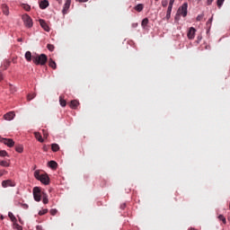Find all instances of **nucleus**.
Masks as SVG:
<instances>
[{
	"label": "nucleus",
	"instance_id": "nucleus-18",
	"mask_svg": "<svg viewBox=\"0 0 230 230\" xmlns=\"http://www.w3.org/2000/svg\"><path fill=\"white\" fill-rule=\"evenodd\" d=\"M49 66L52 67V69H57V63L51 58L49 61Z\"/></svg>",
	"mask_w": 230,
	"mask_h": 230
},
{
	"label": "nucleus",
	"instance_id": "nucleus-58",
	"mask_svg": "<svg viewBox=\"0 0 230 230\" xmlns=\"http://www.w3.org/2000/svg\"><path fill=\"white\" fill-rule=\"evenodd\" d=\"M155 1H159V0H155Z\"/></svg>",
	"mask_w": 230,
	"mask_h": 230
},
{
	"label": "nucleus",
	"instance_id": "nucleus-26",
	"mask_svg": "<svg viewBox=\"0 0 230 230\" xmlns=\"http://www.w3.org/2000/svg\"><path fill=\"white\" fill-rule=\"evenodd\" d=\"M147 25H148V18H145L141 22V26L142 28H146Z\"/></svg>",
	"mask_w": 230,
	"mask_h": 230
},
{
	"label": "nucleus",
	"instance_id": "nucleus-1",
	"mask_svg": "<svg viewBox=\"0 0 230 230\" xmlns=\"http://www.w3.org/2000/svg\"><path fill=\"white\" fill-rule=\"evenodd\" d=\"M32 62L36 66H46V63L48 62V56H46V54L32 56Z\"/></svg>",
	"mask_w": 230,
	"mask_h": 230
},
{
	"label": "nucleus",
	"instance_id": "nucleus-32",
	"mask_svg": "<svg viewBox=\"0 0 230 230\" xmlns=\"http://www.w3.org/2000/svg\"><path fill=\"white\" fill-rule=\"evenodd\" d=\"M46 213H48V209L47 208H44L43 210H40L39 211L40 217H42V215H46Z\"/></svg>",
	"mask_w": 230,
	"mask_h": 230
},
{
	"label": "nucleus",
	"instance_id": "nucleus-6",
	"mask_svg": "<svg viewBox=\"0 0 230 230\" xmlns=\"http://www.w3.org/2000/svg\"><path fill=\"white\" fill-rule=\"evenodd\" d=\"M2 186L4 188H15V181H12V180H5L2 181Z\"/></svg>",
	"mask_w": 230,
	"mask_h": 230
},
{
	"label": "nucleus",
	"instance_id": "nucleus-29",
	"mask_svg": "<svg viewBox=\"0 0 230 230\" xmlns=\"http://www.w3.org/2000/svg\"><path fill=\"white\" fill-rule=\"evenodd\" d=\"M42 174H40V172H39V171H35L34 172V177H35V179H37L38 181H40V176H41Z\"/></svg>",
	"mask_w": 230,
	"mask_h": 230
},
{
	"label": "nucleus",
	"instance_id": "nucleus-16",
	"mask_svg": "<svg viewBox=\"0 0 230 230\" xmlns=\"http://www.w3.org/2000/svg\"><path fill=\"white\" fill-rule=\"evenodd\" d=\"M49 168H52V170H57V167L58 166V164L55 161L49 162Z\"/></svg>",
	"mask_w": 230,
	"mask_h": 230
},
{
	"label": "nucleus",
	"instance_id": "nucleus-43",
	"mask_svg": "<svg viewBox=\"0 0 230 230\" xmlns=\"http://www.w3.org/2000/svg\"><path fill=\"white\" fill-rule=\"evenodd\" d=\"M167 4H168V2L167 1H164V2H162V6H164V7H165V6H167Z\"/></svg>",
	"mask_w": 230,
	"mask_h": 230
},
{
	"label": "nucleus",
	"instance_id": "nucleus-3",
	"mask_svg": "<svg viewBox=\"0 0 230 230\" xmlns=\"http://www.w3.org/2000/svg\"><path fill=\"white\" fill-rule=\"evenodd\" d=\"M22 19L26 28H31L33 26V20L31 19V17H30V15L23 14Z\"/></svg>",
	"mask_w": 230,
	"mask_h": 230
},
{
	"label": "nucleus",
	"instance_id": "nucleus-10",
	"mask_svg": "<svg viewBox=\"0 0 230 230\" xmlns=\"http://www.w3.org/2000/svg\"><path fill=\"white\" fill-rule=\"evenodd\" d=\"M70 6H71V0H66L62 10L64 15L67 13V10H69Z\"/></svg>",
	"mask_w": 230,
	"mask_h": 230
},
{
	"label": "nucleus",
	"instance_id": "nucleus-55",
	"mask_svg": "<svg viewBox=\"0 0 230 230\" xmlns=\"http://www.w3.org/2000/svg\"><path fill=\"white\" fill-rule=\"evenodd\" d=\"M18 40H19V42H21V40H21V39H19Z\"/></svg>",
	"mask_w": 230,
	"mask_h": 230
},
{
	"label": "nucleus",
	"instance_id": "nucleus-44",
	"mask_svg": "<svg viewBox=\"0 0 230 230\" xmlns=\"http://www.w3.org/2000/svg\"><path fill=\"white\" fill-rule=\"evenodd\" d=\"M36 230H44V229L42 228V226H37Z\"/></svg>",
	"mask_w": 230,
	"mask_h": 230
},
{
	"label": "nucleus",
	"instance_id": "nucleus-22",
	"mask_svg": "<svg viewBox=\"0 0 230 230\" xmlns=\"http://www.w3.org/2000/svg\"><path fill=\"white\" fill-rule=\"evenodd\" d=\"M143 8H145V6L143 5V4H138L136 7L135 10L137 12H143Z\"/></svg>",
	"mask_w": 230,
	"mask_h": 230
},
{
	"label": "nucleus",
	"instance_id": "nucleus-31",
	"mask_svg": "<svg viewBox=\"0 0 230 230\" xmlns=\"http://www.w3.org/2000/svg\"><path fill=\"white\" fill-rule=\"evenodd\" d=\"M47 49H49V51H54L55 50V46L51 45V44H48Z\"/></svg>",
	"mask_w": 230,
	"mask_h": 230
},
{
	"label": "nucleus",
	"instance_id": "nucleus-14",
	"mask_svg": "<svg viewBox=\"0 0 230 230\" xmlns=\"http://www.w3.org/2000/svg\"><path fill=\"white\" fill-rule=\"evenodd\" d=\"M80 105V102L77 100H73L70 102L71 109H76Z\"/></svg>",
	"mask_w": 230,
	"mask_h": 230
},
{
	"label": "nucleus",
	"instance_id": "nucleus-15",
	"mask_svg": "<svg viewBox=\"0 0 230 230\" xmlns=\"http://www.w3.org/2000/svg\"><path fill=\"white\" fill-rule=\"evenodd\" d=\"M34 136L40 143H44V138H42V135L40 132H34Z\"/></svg>",
	"mask_w": 230,
	"mask_h": 230
},
{
	"label": "nucleus",
	"instance_id": "nucleus-48",
	"mask_svg": "<svg viewBox=\"0 0 230 230\" xmlns=\"http://www.w3.org/2000/svg\"><path fill=\"white\" fill-rule=\"evenodd\" d=\"M4 175V171H0V177H3Z\"/></svg>",
	"mask_w": 230,
	"mask_h": 230
},
{
	"label": "nucleus",
	"instance_id": "nucleus-46",
	"mask_svg": "<svg viewBox=\"0 0 230 230\" xmlns=\"http://www.w3.org/2000/svg\"><path fill=\"white\" fill-rule=\"evenodd\" d=\"M214 0H208L207 1V4L209 6L211 4V3H213Z\"/></svg>",
	"mask_w": 230,
	"mask_h": 230
},
{
	"label": "nucleus",
	"instance_id": "nucleus-20",
	"mask_svg": "<svg viewBox=\"0 0 230 230\" xmlns=\"http://www.w3.org/2000/svg\"><path fill=\"white\" fill-rule=\"evenodd\" d=\"M15 150L16 152H18V154H22L24 147L22 146V145H18L15 146Z\"/></svg>",
	"mask_w": 230,
	"mask_h": 230
},
{
	"label": "nucleus",
	"instance_id": "nucleus-38",
	"mask_svg": "<svg viewBox=\"0 0 230 230\" xmlns=\"http://www.w3.org/2000/svg\"><path fill=\"white\" fill-rule=\"evenodd\" d=\"M172 8H173L172 5H169L168 8H167V13H172Z\"/></svg>",
	"mask_w": 230,
	"mask_h": 230
},
{
	"label": "nucleus",
	"instance_id": "nucleus-4",
	"mask_svg": "<svg viewBox=\"0 0 230 230\" xmlns=\"http://www.w3.org/2000/svg\"><path fill=\"white\" fill-rule=\"evenodd\" d=\"M178 15H182V17H186L188 15V3H184L181 7H179Z\"/></svg>",
	"mask_w": 230,
	"mask_h": 230
},
{
	"label": "nucleus",
	"instance_id": "nucleus-52",
	"mask_svg": "<svg viewBox=\"0 0 230 230\" xmlns=\"http://www.w3.org/2000/svg\"><path fill=\"white\" fill-rule=\"evenodd\" d=\"M189 230H197V229H195V228H190Z\"/></svg>",
	"mask_w": 230,
	"mask_h": 230
},
{
	"label": "nucleus",
	"instance_id": "nucleus-17",
	"mask_svg": "<svg viewBox=\"0 0 230 230\" xmlns=\"http://www.w3.org/2000/svg\"><path fill=\"white\" fill-rule=\"evenodd\" d=\"M25 58L27 62H31V58H33V56H31V51H27L25 53Z\"/></svg>",
	"mask_w": 230,
	"mask_h": 230
},
{
	"label": "nucleus",
	"instance_id": "nucleus-11",
	"mask_svg": "<svg viewBox=\"0 0 230 230\" xmlns=\"http://www.w3.org/2000/svg\"><path fill=\"white\" fill-rule=\"evenodd\" d=\"M40 24L41 26V28H43V30L45 31H49V26L48 25V23L46 22V21L40 19Z\"/></svg>",
	"mask_w": 230,
	"mask_h": 230
},
{
	"label": "nucleus",
	"instance_id": "nucleus-37",
	"mask_svg": "<svg viewBox=\"0 0 230 230\" xmlns=\"http://www.w3.org/2000/svg\"><path fill=\"white\" fill-rule=\"evenodd\" d=\"M204 19V14H199L197 16L196 21H202Z\"/></svg>",
	"mask_w": 230,
	"mask_h": 230
},
{
	"label": "nucleus",
	"instance_id": "nucleus-7",
	"mask_svg": "<svg viewBox=\"0 0 230 230\" xmlns=\"http://www.w3.org/2000/svg\"><path fill=\"white\" fill-rule=\"evenodd\" d=\"M13 118H15V112L13 111H9L4 115V119H6V121H12Z\"/></svg>",
	"mask_w": 230,
	"mask_h": 230
},
{
	"label": "nucleus",
	"instance_id": "nucleus-12",
	"mask_svg": "<svg viewBox=\"0 0 230 230\" xmlns=\"http://www.w3.org/2000/svg\"><path fill=\"white\" fill-rule=\"evenodd\" d=\"M197 31L195 30V28L191 27L190 30H189V32H188V37L189 39H195V32Z\"/></svg>",
	"mask_w": 230,
	"mask_h": 230
},
{
	"label": "nucleus",
	"instance_id": "nucleus-27",
	"mask_svg": "<svg viewBox=\"0 0 230 230\" xmlns=\"http://www.w3.org/2000/svg\"><path fill=\"white\" fill-rule=\"evenodd\" d=\"M35 96H37V93H29L27 95L28 102H31V100H33V98H35Z\"/></svg>",
	"mask_w": 230,
	"mask_h": 230
},
{
	"label": "nucleus",
	"instance_id": "nucleus-54",
	"mask_svg": "<svg viewBox=\"0 0 230 230\" xmlns=\"http://www.w3.org/2000/svg\"><path fill=\"white\" fill-rule=\"evenodd\" d=\"M19 230H22V228H21V226H19V228H18Z\"/></svg>",
	"mask_w": 230,
	"mask_h": 230
},
{
	"label": "nucleus",
	"instance_id": "nucleus-49",
	"mask_svg": "<svg viewBox=\"0 0 230 230\" xmlns=\"http://www.w3.org/2000/svg\"><path fill=\"white\" fill-rule=\"evenodd\" d=\"M3 80V74L0 73V82Z\"/></svg>",
	"mask_w": 230,
	"mask_h": 230
},
{
	"label": "nucleus",
	"instance_id": "nucleus-42",
	"mask_svg": "<svg viewBox=\"0 0 230 230\" xmlns=\"http://www.w3.org/2000/svg\"><path fill=\"white\" fill-rule=\"evenodd\" d=\"M77 3H87L89 0H75Z\"/></svg>",
	"mask_w": 230,
	"mask_h": 230
},
{
	"label": "nucleus",
	"instance_id": "nucleus-35",
	"mask_svg": "<svg viewBox=\"0 0 230 230\" xmlns=\"http://www.w3.org/2000/svg\"><path fill=\"white\" fill-rule=\"evenodd\" d=\"M226 0H217V6H218V8H221L222 7V5L224 4V2H225Z\"/></svg>",
	"mask_w": 230,
	"mask_h": 230
},
{
	"label": "nucleus",
	"instance_id": "nucleus-53",
	"mask_svg": "<svg viewBox=\"0 0 230 230\" xmlns=\"http://www.w3.org/2000/svg\"><path fill=\"white\" fill-rule=\"evenodd\" d=\"M7 66H10V62H7Z\"/></svg>",
	"mask_w": 230,
	"mask_h": 230
},
{
	"label": "nucleus",
	"instance_id": "nucleus-45",
	"mask_svg": "<svg viewBox=\"0 0 230 230\" xmlns=\"http://www.w3.org/2000/svg\"><path fill=\"white\" fill-rule=\"evenodd\" d=\"M211 22H213V18L208 19V21L207 22V24H211Z\"/></svg>",
	"mask_w": 230,
	"mask_h": 230
},
{
	"label": "nucleus",
	"instance_id": "nucleus-56",
	"mask_svg": "<svg viewBox=\"0 0 230 230\" xmlns=\"http://www.w3.org/2000/svg\"><path fill=\"white\" fill-rule=\"evenodd\" d=\"M44 150H45V152H46V150H47L46 147H44Z\"/></svg>",
	"mask_w": 230,
	"mask_h": 230
},
{
	"label": "nucleus",
	"instance_id": "nucleus-9",
	"mask_svg": "<svg viewBox=\"0 0 230 230\" xmlns=\"http://www.w3.org/2000/svg\"><path fill=\"white\" fill-rule=\"evenodd\" d=\"M49 6V2L48 0H41L40 2V8L41 10H46Z\"/></svg>",
	"mask_w": 230,
	"mask_h": 230
},
{
	"label": "nucleus",
	"instance_id": "nucleus-40",
	"mask_svg": "<svg viewBox=\"0 0 230 230\" xmlns=\"http://www.w3.org/2000/svg\"><path fill=\"white\" fill-rule=\"evenodd\" d=\"M170 17H172V13H166V19L167 21L170 19Z\"/></svg>",
	"mask_w": 230,
	"mask_h": 230
},
{
	"label": "nucleus",
	"instance_id": "nucleus-51",
	"mask_svg": "<svg viewBox=\"0 0 230 230\" xmlns=\"http://www.w3.org/2000/svg\"><path fill=\"white\" fill-rule=\"evenodd\" d=\"M121 209H125V204L124 205H121Z\"/></svg>",
	"mask_w": 230,
	"mask_h": 230
},
{
	"label": "nucleus",
	"instance_id": "nucleus-33",
	"mask_svg": "<svg viewBox=\"0 0 230 230\" xmlns=\"http://www.w3.org/2000/svg\"><path fill=\"white\" fill-rule=\"evenodd\" d=\"M57 213H58V210H57V208L50 209V215H52V217H55Z\"/></svg>",
	"mask_w": 230,
	"mask_h": 230
},
{
	"label": "nucleus",
	"instance_id": "nucleus-28",
	"mask_svg": "<svg viewBox=\"0 0 230 230\" xmlns=\"http://www.w3.org/2000/svg\"><path fill=\"white\" fill-rule=\"evenodd\" d=\"M8 217L9 218H11L12 222H17V218L15 217V216H13V213L9 212Z\"/></svg>",
	"mask_w": 230,
	"mask_h": 230
},
{
	"label": "nucleus",
	"instance_id": "nucleus-8",
	"mask_svg": "<svg viewBox=\"0 0 230 230\" xmlns=\"http://www.w3.org/2000/svg\"><path fill=\"white\" fill-rule=\"evenodd\" d=\"M42 184H49V177L47 174H41L40 180Z\"/></svg>",
	"mask_w": 230,
	"mask_h": 230
},
{
	"label": "nucleus",
	"instance_id": "nucleus-36",
	"mask_svg": "<svg viewBox=\"0 0 230 230\" xmlns=\"http://www.w3.org/2000/svg\"><path fill=\"white\" fill-rule=\"evenodd\" d=\"M20 206L23 208V209H28L29 206L26 203H20Z\"/></svg>",
	"mask_w": 230,
	"mask_h": 230
},
{
	"label": "nucleus",
	"instance_id": "nucleus-25",
	"mask_svg": "<svg viewBox=\"0 0 230 230\" xmlns=\"http://www.w3.org/2000/svg\"><path fill=\"white\" fill-rule=\"evenodd\" d=\"M42 199H43V204H48V202H49V199H48V194L42 193Z\"/></svg>",
	"mask_w": 230,
	"mask_h": 230
},
{
	"label": "nucleus",
	"instance_id": "nucleus-23",
	"mask_svg": "<svg viewBox=\"0 0 230 230\" xmlns=\"http://www.w3.org/2000/svg\"><path fill=\"white\" fill-rule=\"evenodd\" d=\"M59 103H60L61 107H66V100H64V97L59 96Z\"/></svg>",
	"mask_w": 230,
	"mask_h": 230
},
{
	"label": "nucleus",
	"instance_id": "nucleus-57",
	"mask_svg": "<svg viewBox=\"0 0 230 230\" xmlns=\"http://www.w3.org/2000/svg\"><path fill=\"white\" fill-rule=\"evenodd\" d=\"M1 218H2V219L4 218L3 216L1 217Z\"/></svg>",
	"mask_w": 230,
	"mask_h": 230
},
{
	"label": "nucleus",
	"instance_id": "nucleus-50",
	"mask_svg": "<svg viewBox=\"0 0 230 230\" xmlns=\"http://www.w3.org/2000/svg\"><path fill=\"white\" fill-rule=\"evenodd\" d=\"M59 4H62V0H56Z\"/></svg>",
	"mask_w": 230,
	"mask_h": 230
},
{
	"label": "nucleus",
	"instance_id": "nucleus-19",
	"mask_svg": "<svg viewBox=\"0 0 230 230\" xmlns=\"http://www.w3.org/2000/svg\"><path fill=\"white\" fill-rule=\"evenodd\" d=\"M51 150L53 152H58L60 150V146H58V144H52Z\"/></svg>",
	"mask_w": 230,
	"mask_h": 230
},
{
	"label": "nucleus",
	"instance_id": "nucleus-34",
	"mask_svg": "<svg viewBox=\"0 0 230 230\" xmlns=\"http://www.w3.org/2000/svg\"><path fill=\"white\" fill-rule=\"evenodd\" d=\"M218 219L222 220L223 224H226V217H224V215H219Z\"/></svg>",
	"mask_w": 230,
	"mask_h": 230
},
{
	"label": "nucleus",
	"instance_id": "nucleus-13",
	"mask_svg": "<svg viewBox=\"0 0 230 230\" xmlns=\"http://www.w3.org/2000/svg\"><path fill=\"white\" fill-rule=\"evenodd\" d=\"M2 12H3L4 15H9L10 10L8 9V5L2 4Z\"/></svg>",
	"mask_w": 230,
	"mask_h": 230
},
{
	"label": "nucleus",
	"instance_id": "nucleus-5",
	"mask_svg": "<svg viewBox=\"0 0 230 230\" xmlns=\"http://www.w3.org/2000/svg\"><path fill=\"white\" fill-rule=\"evenodd\" d=\"M0 143H3L4 145H6L9 146V148H12L13 145H15V142L12 138H4L3 137H0Z\"/></svg>",
	"mask_w": 230,
	"mask_h": 230
},
{
	"label": "nucleus",
	"instance_id": "nucleus-21",
	"mask_svg": "<svg viewBox=\"0 0 230 230\" xmlns=\"http://www.w3.org/2000/svg\"><path fill=\"white\" fill-rule=\"evenodd\" d=\"M22 7L23 10H25V12H30L31 10V6H30L28 4H22Z\"/></svg>",
	"mask_w": 230,
	"mask_h": 230
},
{
	"label": "nucleus",
	"instance_id": "nucleus-30",
	"mask_svg": "<svg viewBox=\"0 0 230 230\" xmlns=\"http://www.w3.org/2000/svg\"><path fill=\"white\" fill-rule=\"evenodd\" d=\"M8 155V153L5 150L0 151V157H6Z\"/></svg>",
	"mask_w": 230,
	"mask_h": 230
},
{
	"label": "nucleus",
	"instance_id": "nucleus-24",
	"mask_svg": "<svg viewBox=\"0 0 230 230\" xmlns=\"http://www.w3.org/2000/svg\"><path fill=\"white\" fill-rule=\"evenodd\" d=\"M0 166H4L5 168H8V166H10V162H8V161H1L0 162Z\"/></svg>",
	"mask_w": 230,
	"mask_h": 230
},
{
	"label": "nucleus",
	"instance_id": "nucleus-39",
	"mask_svg": "<svg viewBox=\"0 0 230 230\" xmlns=\"http://www.w3.org/2000/svg\"><path fill=\"white\" fill-rule=\"evenodd\" d=\"M10 91L11 93H15V87H13L12 84H10Z\"/></svg>",
	"mask_w": 230,
	"mask_h": 230
},
{
	"label": "nucleus",
	"instance_id": "nucleus-41",
	"mask_svg": "<svg viewBox=\"0 0 230 230\" xmlns=\"http://www.w3.org/2000/svg\"><path fill=\"white\" fill-rule=\"evenodd\" d=\"M173 3H175V0H170L169 6H173Z\"/></svg>",
	"mask_w": 230,
	"mask_h": 230
},
{
	"label": "nucleus",
	"instance_id": "nucleus-2",
	"mask_svg": "<svg viewBox=\"0 0 230 230\" xmlns=\"http://www.w3.org/2000/svg\"><path fill=\"white\" fill-rule=\"evenodd\" d=\"M32 193L34 200H36V202H40V200L42 199V191L40 190V188L34 187Z\"/></svg>",
	"mask_w": 230,
	"mask_h": 230
},
{
	"label": "nucleus",
	"instance_id": "nucleus-47",
	"mask_svg": "<svg viewBox=\"0 0 230 230\" xmlns=\"http://www.w3.org/2000/svg\"><path fill=\"white\" fill-rule=\"evenodd\" d=\"M43 136H44V137H48V133L44 129H43Z\"/></svg>",
	"mask_w": 230,
	"mask_h": 230
}]
</instances>
